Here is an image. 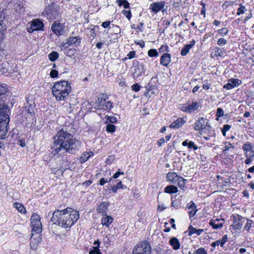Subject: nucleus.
Instances as JSON below:
<instances>
[{
	"instance_id": "nucleus-1",
	"label": "nucleus",
	"mask_w": 254,
	"mask_h": 254,
	"mask_svg": "<svg viewBox=\"0 0 254 254\" xmlns=\"http://www.w3.org/2000/svg\"><path fill=\"white\" fill-rule=\"evenodd\" d=\"M57 139L55 140L54 145L52 147V153L54 155L64 153L65 152L74 154L78 150L81 142L76 138H73L71 134L63 129L60 130L57 135Z\"/></svg>"
},
{
	"instance_id": "nucleus-2",
	"label": "nucleus",
	"mask_w": 254,
	"mask_h": 254,
	"mask_svg": "<svg viewBox=\"0 0 254 254\" xmlns=\"http://www.w3.org/2000/svg\"><path fill=\"white\" fill-rule=\"evenodd\" d=\"M79 218L77 211L73 210L70 207H67L64 210H56L53 213L51 221L64 228L70 227Z\"/></svg>"
},
{
	"instance_id": "nucleus-3",
	"label": "nucleus",
	"mask_w": 254,
	"mask_h": 254,
	"mask_svg": "<svg viewBox=\"0 0 254 254\" xmlns=\"http://www.w3.org/2000/svg\"><path fill=\"white\" fill-rule=\"evenodd\" d=\"M7 92L5 84H0V138H5L8 132L7 126L9 118L7 114L8 106L5 104L3 98Z\"/></svg>"
},
{
	"instance_id": "nucleus-4",
	"label": "nucleus",
	"mask_w": 254,
	"mask_h": 254,
	"mask_svg": "<svg viewBox=\"0 0 254 254\" xmlns=\"http://www.w3.org/2000/svg\"><path fill=\"white\" fill-rule=\"evenodd\" d=\"M68 81L62 80L56 82L52 87V93L57 100L64 101L68 96L71 89Z\"/></svg>"
},
{
	"instance_id": "nucleus-5",
	"label": "nucleus",
	"mask_w": 254,
	"mask_h": 254,
	"mask_svg": "<svg viewBox=\"0 0 254 254\" xmlns=\"http://www.w3.org/2000/svg\"><path fill=\"white\" fill-rule=\"evenodd\" d=\"M108 97L106 94H100L95 102V108L97 110L111 109L112 104L109 101H107Z\"/></svg>"
},
{
	"instance_id": "nucleus-6",
	"label": "nucleus",
	"mask_w": 254,
	"mask_h": 254,
	"mask_svg": "<svg viewBox=\"0 0 254 254\" xmlns=\"http://www.w3.org/2000/svg\"><path fill=\"white\" fill-rule=\"evenodd\" d=\"M151 247L146 241H143L136 245L132 252V254H151Z\"/></svg>"
},
{
	"instance_id": "nucleus-7",
	"label": "nucleus",
	"mask_w": 254,
	"mask_h": 254,
	"mask_svg": "<svg viewBox=\"0 0 254 254\" xmlns=\"http://www.w3.org/2000/svg\"><path fill=\"white\" fill-rule=\"evenodd\" d=\"M31 224L33 227V230L37 233L41 231L42 223L40 221V216L34 213L31 217Z\"/></svg>"
},
{
	"instance_id": "nucleus-8",
	"label": "nucleus",
	"mask_w": 254,
	"mask_h": 254,
	"mask_svg": "<svg viewBox=\"0 0 254 254\" xmlns=\"http://www.w3.org/2000/svg\"><path fill=\"white\" fill-rule=\"evenodd\" d=\"M53 2L49 5L48 7H46L43 12L44 16H46L47 19L52 20L56 18L58 16L59 13L57 10L53 7Z\"/></svg>"
},
{
	"instance_id": "nucleus-9",
	"label": "nucleus",
	"mask_w": 254,
	"mask_h": 254,
	"mask_svg": "<svg viewBox=\"0 0 254 254\" xmlns=\"http://www.w3.org/2000/svg\"><path fill=\"white\" fill-rule=\"evenodd\" d=\"M208 123L206 119L203 118H199L196 120L194 125V128L196 130L207 129L209 130L210 126L208 125Z\"/></svg>"
},
{
	"instance_id": "nucleus-10",
	"label": "nucleus",
	"mask_w": 254,
	"mask_h": 254,
	"mask_svg": "<svg viewBox=\"0 0 254 254\" xmlns=\"http://www.w3.org/2000/svg\"><path fill=\"white\" fill-rule=\"evenodd\" d=\"M232 217L233 218V223L231 226L235 230L241 229L246 218L238 214L233 215Z\"/></svg>"
},
{
	"instance_id": "nucleus-11",
	"label": "nucleus",
	"mask_w": 254,
	"mask_h": 254,
	"mask_svg": "<svg viewBox=\"0 0 254 254\" xmlns=\"http://www.w3.org/2000/svg\"><path fill=\"white\" fill-rule=\"evenodd\" d=\"M12 67L6 61H4L1 64L0 67V74L8 76L12 72Z\"/></svg>"
},
{
	"instance_id": "nucleus-12",
	"label": "nucleus",
	"mask_w": 254,
	"mask_h": 254,
	"mask_svg": "<svg viewBox=\"0 0 254 254\" xmlns=\"http://www.w3.org/2000/svg\"><path fill=\"white\" fill-rule=\"evenodd\" d=\"M51 28L54 33L58 35H62L64 31V29L62 24L60 23H57L56 21L52 24Z\"/></svg>"
},
{
	"instance_id": "nucleus-13",
	"label": "nucleus",
	"mask_w": 254,
	"mask_h": 254,
	"mask_svg": "<svg viewBox=\"0 0 254 254\" xmlns=\"http://www.w3.org/2000/svg\"><path fill=\"white\" fill-rule=\"evenodd\" d=\"M109 205V202H102L100 203L97 207L96 211L98 213L101 214L102 215H106Z\"/></svg>"
},
{
	"instance_id": "nucleus-14",
	"label": "nucleus",
	"mask_w": 254,
	"mask_h": 254,
	"mask_svg": "<svg viewBox=\"0 0 254 254\" xmlns=\"http://www.w3.org/2000/svg\"><path fill=\"white\" fill-rule=\"evenodd\" d=\"M241 81L235 78H232L228 81V83L224 86V88L227 89H231L234 87L238 86Z\"/></svg>"
},
{
	"instance_id": "nucleus-15",
	"label": "nucleus",
	"mask_w": 254,
	"mask_h": 254,
	"mask_svg": "<svg viewBox=\"0 0 254 254\" xmlns=\"http://www.w3.org/2000/svg\"><path fill=\"white\" fill-rule=\"evenodd\" d=\"M164 1L154 2L150 4V9H151L153 12L157 13L160 11L164 7Z\"/></svg>"
},
{
	"instance_id": "nucleus-16",
	"label": "nucleus",
	"mask_w": 254,
	"mask_h": 254,
	"mask_svg": "<svg viewBox=\"0 0 254 254\" xmlns=\"http://www.w3.org/2000/svg\"><path fill=\"white\" fill-rule=\"evenodd\" d=\"M166 178L167 181L174 184L177 183L178 180L182 181V177L178 176L177 174L174 172H169L167 173Z\"/></svg>"
},
{
	"instance_id": "nucleus-17",
	"label": "nucleus",
	"mask_w": 254,
	"mask_h": 254,
	"mask_svg": "<svg viewBox=\"0 0 254 254\" xmlns=\"http://www.w3.org/2000/svg\"><path fill=\"white\" fill-rule=\"evenodd\" d=\"M9 4H13L14 9L17 12H21L23 11V5L22 2L19 0H13Z\"/></svg>"
},
{
	"instance_id": "nucleus-18",
	"label": "nucleus",
	"mask_w": 254,
	"mask_h": 254,
	"mask_svg": "<svg viewBox=\"0 0 254 254\" xmlns=\"http://www.w3.org/2000/svg\"><path fill=\"white\" fill-rule=\"evenodd\" d=\"M171 62V55L169 54H164L160 59V64L165 66H167Z\"/></svg>"
},
{
	"instance_id": "nucleus-19",
	"label": "nucleus",
	"mask_w": 254,
	"mask_h": 254,
	"mask_svg": "<svg viewBox=\"0 0 254 254\" xmlns=\"http://www.w3.org/2000/svg\"><path fill=\"white\" fill-rule=\"evenodd\" d=\"M195 43V40H192L190 44L185 45L181 50V55L182 56H186L189 52L190 50L194 45Z\"/></svg>"
},
{
	"instance_id": "nucleus-20",
	"label": "nucleus",
	"mask_w": 254,
	"mask_h": 254,
	"mask_svg": "<svg viewBox=\"0 0 254 254\" xmlns=\"http://www.w3.org/2000/svg\"><path fill=\"white\" fill-rule=\"evenodd\" d=\"M43 26L44 25L42 22L39 20L36 19L33 20L31 28L32 29V31H36L41 30Z\"/></svg>"
},
{
	"instance_id": "nucleus-21",
	"label": "nucleus",
	"mask_w": 254,
	"mask_h": 254,
	"mask_svg": "<svg viewBox=\"0 0 254 254\" xmlns=\"http://www.w3.org/2000/svg\"><path fill=\"white\" fill-rule=\"evenodd\" d=\"M144 72V66L142 64H138L135 68L132 74L133 77H137Z\"/></svg>"
},
{
	"instance_id": "nucleus-22",
	"label": "nucleus",
	"mask_w": 254,
	"mask_h": 254,
	"mask_svg": "<svg viewBox=\"0 0 254 254\" xmlns=\"http://www.w3.org/2000/svg\"><path fill=\"white\" fill-rule=\"evenodd\" d=\"M204 231L203 229H196L192 227L191 225H190L188 228V235L190 236L193 234H196L197 236L200 235Z\"/></svg>"
},
{
	"instance_id": "nucleus-23",
	"label": "nucleus",
	"mask_w": 254,
	"mask_h": 254,
	"mask_svg": "<svg viewBox=\"0 0 254 254\" xmlns=\"http://www.w3.org/2000/svg\"><path fill=\"white\" fill-rule=\"evenodd\" d=\"M80 43V38L78 37H71L67 39V44L68 46H76Z\"/></svg>"
},
{
	"instance_id": "nucleus-24",
	"label": "nucleus",
	"mask_w": 254,
	"mask_h": 254,
	"mask_svg": "<svg viewBox=\"0 0 254 254\" xmlns=\"http://www.w3.org/2000/svg\"><path fill=\"white\" fill-rule=\"evenodd\" d=\"M185 121L182 118H179L176 120L174 123L170 125V127L172 128H180L184 123Z\"/></svg>"
},
{
	"instance_id": "nucleus-25",
	"label": "nucleus",
	"mask_w": 254,
	"mask_h": 254,
	"mask_svg": "<svg viewBox=\"0 0 254 254\" xmlns=\"http://www.w3.org/2000/svg\"><path fill=\"white\" fill-rule=\"evenodd\" d=\"M104 216L105 217L102 219L101 223L103 225L108 227L112 223L113 219L110 216L107 215V214L106 215Z\"/></svg>"
},
{
	"instance_id": "nucleus-26",
	"label": "nucleus",
	"mask_w": 254,
	"mask_h": 254,
	"mask_svg": "<svg viewBox=\"0 0 254 254\" xmlns=\"http://www.w3.org/2000/svg\"><path fill=\"white\" fill-rule=\"evenodd\" d=\"M187 207L190 210V211L189 212L190 217L191 218L194 216L197 211V209H195L196 205L192 201H190V202L188 205Z\"/></svg>"
},
{
	"instance_id": "nucleus-27",
	"label": "nucleus",
	"mask_w": 254,
	"mask_h": 254,
	"mask_svg": "<svg viewBox=\"0 0 254 254\" xmlns=\"http://www.w3.org/2000/svg\"><path fill=\"white\" fill-rule=\"evenodd\" d=\"M169 243L175 250H178L180 247V243L179 240L175 237L171 239Z\"/></svg>"
},
{
	"instance_id": "nucleus-28",
	"label": "nucleus",
	"mask_w": 254,
	"mask_h": 254,
	"mask_svg": "<svg viewBox=\"0 0 254 254\" xmlns=\"http://www.w3.org/2000/svg\"><path fill=\"white\" fill-rule=\"evenodd\" d=\"M178 190L177 187L173 185H169L164 189L165 192L168 193H176L178 192Z\"/></svg>"
},
{
	"instance_id": "nucleus-29",
	"label": "nucleus",
	"mask_w": 254,
	"mask_h": 254,
	"mask_svg": "<svg viewBox=\"0 0 254 254\" xmlns=\"http://www.w3.org/2000/svg\"><path fill=\"white\" fill-rule=\"evenodd\" d=\"M198 107L199 105L197 102H192L191 104L188 106L189 113H190L193 111L197 110Z\"/></svg>"
},
{
	"instance_id": "nucleus-30",
	"label": "nucleus",
	"mask_w": 254,
	"mask_h": 254,
	"mask_svg": "<svg viewBox=\"0 0 254 254\" xmlns=\"http://www.w3.org/2000/svg\"><path fill=\"white\" fill-rule=\"evenodd\" d=\"M93 155V153L92 152H85L80 157V162L83 163L86 162L90 156Z\"/></svg>"
},
{
	"instance_id": "nucleus-31",
	"label": "nucleus",
	"mask_w": 254,
	"mask_h": 254,
	"mask_svg": "<svg viewBox=\"0 0 254 254\" xmlns=\"http://www.w3.org/2000/svg\"><path fill=\"white\" fill-rule=\"evenodd\" d=\"M219 221L218 219L215 220H211L209 223L210 226H211L213 229H216L222 227V224L221 223H216V222Z\"/></svg>"
},
{
	"instance_id": "nucleus-32",
	"label": "nucleus",
	"mask_w": 254,
	"mask_h": 254,
	"mask_svg": "<svg viewBox=\"0 0 254 254\" xmlns=\"http://www.w3.org/2000/svg\"><path fill=\"white\" fill-rule=\"evenodd\" d=\"M215 55L216 57H218V56L222 57L226 53V52H225V50H224L222 48L216 47L215 49Z\"/></svg>"
},
{
	"instance_id": "nucleus-33",
	"label": "nucleus",
	"mask_w": 254,
	"mask_h": 254,
	"mask_svg": "<svg viewBox=\"0 0 254 254\" xmlns=\"http://www.w3.org/2000/svg\"><path fill=\"white\" fill-rule=\"evenodd\" d=\"M14 206L21 213H25L26 212L25 207L20 203H15Z\"/></svg>"
},
{
	"instance_id": "nucleus-34",
	"label": "nucleus",
	"mask_w": 254,
	"mask_h": 254,
	"mask_svg": "<svg viewBox=\"0 0 254 254\" xmlns=\"http://www.w3.org/2000/svg\"><path fill=\"white\" fill-rule=\"evenodd\" d=\"M48 57L51 61L54 62L59 58V56L57 52H52L49 54Z\"/></svg>"
},
{
	"instance_id": "nucleus-35",
	"label": "nucleus",
	"mask_w": 254,
	"mask_h": 254,
	"mask_svg": "<svg viewBox=\"0 0 254 254\" xmlns=\"http://www.w3.org/2000/svg\"><path fill=\"white\" fill-rule=\"evenodd\" d=\"M118 5L119 6L123 5L125 8L129 7V2L127 0H117Z\"/></svg>"
},
{
	"instance_id": "nucleus-36",
	"label": "nucleus",
	"mask_w": 254,
	"mask_h": 254,
	"mask_svg": "<svg viewBox=\"0 0 254 254\" xmlns=\"http://www.w3.org/2000/svg\"><path fill=\"white\" fill-rule=\"evenodd\" d=\"M188 254H207V253L204 248H201L194 251L192 253L189 252Z\"/></svg>"
},
{
	"instance_id": "nucleus-37",
	"label": "nucleus",
	"mask_w": 254,
	"mask_h": 254,
	"mask_svg": "<svg viewBox=\"0 0 254 254\" xmlns=\"http://www.w3.org/2000/svg\"><path fill=\"white\" fill-rule=\"evenodd\" d=\"M106 130L108 132L113 133L116 130V126L112 124H108L106 126Z\"/></svg>"
},
{
	"instance_id": "nucleus-38",
	"label": "nucleus",
	"mask_w": 254,
	"mask_h": 254,
	"mask_svg": "<svg viewBox=\"0 0 254 254\" xmlns=\"http://www.w3.org/2000/svg\"><path fill=\"white\" fill-rule=\"evenodd\" d=\"M247 222L244 227V229L249 231L251 228L252 227V224L254 223V222L252 220H250V219H247Z\"/></svg>"
},
{
	"instance_id": "nucleus-39",
	"label": "nucleus",
	"mask_w": 254,
	"mask_h": 254,
	"mask_svg": "<svg viewBox=\"0 0 254 254\" xmlns=\"http://www.w3.org/2000/svg\"><path fill=\"white\" fill-rule=\"evenodd\" d=\"M148 55L150 57H157L158 53L156 49H150L148 51Z\"/></svg>"
},
{
	"instance_id": "nucleus-40",
	"label": "nucleus",
	"mask_w": 254,
	"mask_h": 254,
	"mask_svg": "<svg viewBox=\"0 0 254 254\" xmlns=\"http://www.w3.org/2000/svg\"><path fill=\"white\" fill-rule=\"evenodd\" d=\"M243 149L246 152H248L252 150V146L250 143H247L243 146Z\"/></svg>"
},
{
	"instance_id": "nucleus-41",
	"label": "nucleus",
	"mask_w": 254,
	"mask_h": 254,
	"mask_svg": "<svg viewBox=\"0 0 254 254\" xmlns=\"http://www.w3.org/2000/svg\"><path fill=\"white\" fill-rule=\"evenodd\" d=\"M224 115V111L221 108H218L217 109L216 116H217V120H218V118L221 117Z\"/></svg>"
},
{
	"instance_id": "nucleus-42",
	"label": "nucleus",
	"mask_w": 254,
	"mask_h": 254,
	"mask_svg": "<svg viewBox=\"0 0 254 254\" xmlns=\"http://www.w3.org/2000/svg\"><path fill=\"white\" fill-rule=\"evenodd\" d=\"M107 123L109 122L111 124L116 123L117 122V119L115 117H107Z\"/></svg>"
},
{
	"instance_id": "nucleus-43",
	"label": "nucleus",
	"mask_w": 254,
	"mask_h": 254,
	"mask_svg": "<svg viewBox=\"0 0 254 254\" xmlns=\"http://www.w3.org/2000/svg\"><path fill=\"white\" fill-rule=\"evenodd\" d=\"M93 250L89 252V254H100V250L98 247H93Z\"/></svg>"
},
{
	"instance_id": "nucleus-44",
	"label": "nucleus",
	"mask_w": 254,
	"mask_h": 254,
	"mask_svg": "<svg viewBox=\"0 0 254 254\" xmlns=\"http://www.w3.org/2000/svg\"><path fill=\"white\" fill-rule=\"evenodd\" d=\"M122 13L126 16V17L129 20L131 17V13L130 10L127 11L123 10Z\"/></svg>"
},
{
	"instance_id": "nucleus-45",
	"label": "nucleus",
	"mask_w": 254,
	"mask_h": 254,
	"mask_svg": "<svg viewBox=\"0 0 254 254\" xmlns=\"http://www.w3.org/2000/svg\"><path fill=\"white\" fill-rule=\"evenodd\" d=\"M50 75L52 78L57 77L58 75V71L57 70H52L50 72Z\"/></svg>"
},
{
	"instance_id": "nucleus-46",
	"label": "nucleus",
	"mask_w": 254,
	"mask_h": 254,
	"mask_svg": "<svg viewBox=\"0 0 254 254\" xmlns=\"http://www.w3.org/2000/svg\"><path fill=\"white\" fill-rule=\"evenodd\" d=\"M188 148L190 149L193 148L194 150H197L198 149V147L196 145L194 144V143L192 141H189V144H188Z\"/></svg>"
},
{
	"instance_id": "nucleus-47",
	"label": "nucleus",
	"mask_w": 254,
	"mask_h": 254,
	"mask_svg": "<svg viewBox=\"0 0 254 254\" xmlns=\"http://www.w3.org/2000/svg\"><path fill=\"white\" fill-rule=\"evenodd\" d=\"M245 9V7L244 6L240 4V7H239L238 9L237 15H240L241 14L244 13V10Z\"/></svg>"
},
{
	"instance_id": "nucleus-48",
	"label": "nucleus",
	"mask_w": 254,
	"mask_h": 254,
	"mask_svg": "<svg viewBox=\"0 0 254 254\" xmlns=\"http://www.w3.org/2000/svg\"><path fill=\"white\" fill-rule=\"evenodd\" d=\"M182 181H181V180H178L177 182H178V185L179 186V187L180 188L183 189V188L185 187V180H184L183 178H182Z\"/></svg>"
},
{
	"instance_id": "nucleus-49",
	"label": "nucleus",
	"mask_w": 254,
	"mask_h": 254,
	"mask_svg": "<svg viewBox=\"0 0 254 254\" xmlns=\"http://www.w3.org/2000/svg\"><path fill=\"white\" fill-rule=\"evenodd\" d=\"M131 88L133 90L137 92L140 90V86L138 83H135L131 86Z\"/></svg>"
},
{
	"instance_id": "nucleus-50",
	"label": "nucleus",
	"mask_w": 254,
	"mask_h": 254,
	"mask_svg": "<svg viewBox=\"0 0 254 254\" xmlns=\"http://www.w3.org/2000/svg\"><path fill=\"white\" fill-rule=\"evenodd\" d=\"M245 154L247 158L250 157L253 158L254 156V151L253 150H251L248 152H245Z\"/></svg>"
},
{
	"instance_id": "nucleus-51",
	"label": "nucleus",
	"mask_w": 254,
	"mask_h": 254,
	"mask_svg": "<svg viewBox=\"0 0 254 254\" xmlns=\"http://www.w3.org/2000/svg\"><path fill=\"white\" fill-rule=\"evenodd\" d=\"M227 41L224 38H220L217 41V44L219 45H224L226 44Z\"/></svg>"
},
{
	"instance_id": "nucleus-52",
	"label": "nucleus",
	"mask_w": 254,
	"mask_h": 254,
	"mask_svg": "<svg viewBox=\"0 0 254 254\" xmlns=\"http://www.w3.org/2000/svg\"><path fill=\"white\" fill-rule=\"evenodd\" d=\"M228 238L227 235H225L223 237L221 240H220L221 243V247H223L224 244L227 242Z\"/></svg>"
},
{
	"instance_id": "nucleus-53",
	"label": "nucleus",
	"mask_w": 254,
	"mask_h": 254,
	"mask_svg": "<svg viewBox=\"0 0 254 254\" xmlns=\"http://www.w3.org/2000/svg\"><path fill=\"white\" fill-rule=\"evenodd\" d=\"M219 245L221 247V243L220 240L215 241L211 244V246L213 247H215L216 246H218Z\"/></svg>"
},
{
	"instance_id": "nucleus-54",
	"label": "nucleus",
	"mask_w": 254,
	"mask_h": 254,
	"mask_svg": "<svg viewBox=\"0 0 254 254\" xmlns=\"http://www.w3.org/2000/svg\"><path fill=\"white\" fill-rule=\"evenodd\" d=\"M135 55V52L132 51L129 52V53L127 54V56L128 57V59H131L134 57Z\"/></svg>"
},
{
	"instance_id": "nucleus-55",
	"label": "nucleus",
	"mask_w": 254,
	"mask_h": 254,
	"mask_svg": "<svg viewBox=\"0 0 254 254\" xmlns=\"http://www.w3.org/2000/svg\"><path fill=\"white\" fill-rule=\"evenodd\" d=\"M233 147L234 145H233L232 144L229 143L228 145H225L224 152L226 153L230 148H233Z\"/></svg>"
},
{
	"instance_id": "nucleus-56",
	"label": "nucleus",
	"mask_w": 254,
	"mask_h": 254,
	"mask_svg": "<svg viewBox=\"0 0 254 254\" xmlns=\"http://www.w3.org/2000/svg\"><path fill=\"white\" fill-rule=\"evenodd\" d=\"M228 32V30L227 28H222L219 30V33L220 34H224L226 35Z\"/></svg>"
},
{
	"instance_id": "nucleus-57",
	"label": "nucleus",
	"mask_w": 254,
	"mask_h": 254,
	"mask_svg": "<svg viewBox=\"0 0 254 254\" xmlns=\"http://www.w3.org/2000/svg\"><path fill=\"white\" fill-rule=\"evenodd\" d=\"M123 175L124 174V172H120V171H118L117 172H116L114 175H113V178L114 179H117L118 178L119 176L120 175Z\"/></svg>"
},
{
	"instance_id": "nucleus-58",
	"label": "nucleus",
	"mask_w": 254,
	"mask_h": 254,
	"mask_svg": "<svg viewBox=\"0 0 254 254\" xmlns=\"http://www.w3.org/2000/svg\"><path fill=\"white\" fill-rule=\"evenodd\" d=\"M180 109L183 112L189 113L188 106H185V105H182L180 107Z\"/></svg>"
},
{
	"instance_id": "nucleus-59",
	"label": "nucleus",
	"mask_w": 254,
	"mask_h": 254,
	"mask_svg": "<svg viewBox=\"0 0 254 254\" xmlns=\"http://www.w3.org/2000/svg\"><path fill=\"white\" fill-rule=\"evenodd\" d=\"M110 24V21H105V22L102 23V26L104 28H107L109 26Z\"/></svg>"
},
{
	"instance_id": "nucleus-60",
	"label": "nucleus",
	"mask_w": 254,
	"mask_h": 254,
	"mask_svg": "<svg viewBox=\"0 0 254 254\" xmlns=\"http://www.w3.org/2000/svg\"><path fill=\"white\" fill-rule=\"evenodd\" d=\"M231 128V126L229 125H225L223 127V129L224 131H228Z\"/></svg>"
},
{
	"instance_id": "nucleus-61",
	"label": "nucleus",
	"mask_w": 254,
	"mask_h": 254,
	"mask_svg": "<svg viewBox=\"0 0 254 254\" xmlns=\"http://www.w3.org/2000/svg\"><path fill=\"white\" fill-rule=\"evenodd\" d=\"M25 119L27 121H29L28 120H33V119L32 118V116L29 113L27 114V116L25 117Z\"/></svg>"
},
{
	"instance_id": "nucleus-62",
	"label": "nucleus",
	"mask_w": 254,
	"mask_h": 254,
	"mask_svg": "<svg viewBox=\"0 0 254 254\" xmlns=\"http://www.w3.org/2000/svg\"><path fill=\"white\" fill-rule=\"evenodd\" d=\"M201 5L203 6V7L201 10V14H204V16L205 17V4L203 2H201Z\"/></svg>"
},
{
	"instance_id": "nucleus-63",
	"label": "nucleus",
	"mask_w": 254,
	"mask_h": 254,
	"mask_svg": "<svg viewBox=\"0 0 254 254\" xmlns=\"http://www.w3.org/2000/svg\"><path fill=\"white\" fill-rule=\"evenodd\" d=\"M137 45H139L141 48H143L145 46L144 43L143 41H140L139 42H135Z\"/></svg>"
},
{
	"instance_id": "nucleus-64",
	"label": "nucleus",
	"mask_w": 254,
	"mask_h": 254,
	"mask_svg": "<svg viewBox=\"0 0 254 254\" xmlns=\"http://www.w3.org/2000/svg\"><path fill=\"white\" fill-rule=\"evenodd\" d=\"M165 142V139L164 138H161L157 142L159 146Z\"/></svg>"
}]
</instances>
